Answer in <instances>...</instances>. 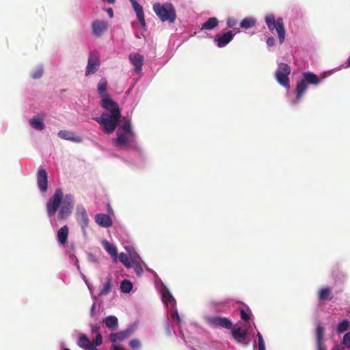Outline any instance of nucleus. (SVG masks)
I'll use <instances>...</instances> for the list:
<instances>
[{"instance_id": "nucleus-1", "label": "nucleus", "mask_w": 350, "mask_h": 350, "mask_svg": "<svg viewBox=\"0 0 350 350\" xmlns=\"http://www.w3.org/2000/svg\"><path fill=\"white\" fill-rule=\"evenodd\" d=\"M100 105L107 111L103 112L100 117L94 118L103 129L105 133H112L116 129L121 116L119 106L109 98H104Z\"/></svg>"}, {"instance_id": "nucleus-2", "label": "nucleus", "mask_w": 350, "mask_h": 350, "mask_svg": "<svg viewBox=\"0 0 350 350\" xmlns=\"http://www.w3.org/2000/svg\"><path fill=\"white\" fill-rule=\"evenodd\" d=\"M153 10L162 22L172 23L176 18L175 8L170 3H155L153 4Z\"/></svg>"}, {"instance_id": "nucleus-3", "label": "nucleus", "mask_w": 350, "mask_h": 350, "mask_svg": "<svg viewBox=\"0 0 350 350\" xmlns=\"http://www.w3.org/2000/svg\"><path fill=\"white\" fill-rule=\"evenodd\" d=\"M303 79L297 81V87L295 89L296 93V101L298 102L304 94L306 90L308 88V84L317 85L321 81L317 75L312 72H304L302 74Z\"/></svg>"}, {"instance_id": "nucleus-4", "label": "nucleus", "mask_w": 350, "mask_h": 350, "mask_svg": "<svg viewBox=\"0 0 350 350\" xmlns=\"http://www.w3.org/2000/svg\"><path fill=\"white\" fill-rule=\"evenodd\" d=\"M265 22L270 31L275 29L280 43L282 44L285 39V29L282 18H278L276 21L273 14L268 15L265 17Z\"/></svg>"}, {"instance_id": "nucleus-5", "label": "nucleus", "mask_w": 350, "mask_h": 350, "mask_svg": "<svg viewBox=\"0 0 350 350\" xmlns=\"http://www.w3.org/2000/svg\"><path fill=\"white\" fill-rule=\"evenodd\" d=\"M291 71V67L287 64L280 63L275 74L277 81L287 90L291 87L288 78Z\"/></svg>"}, {"instance_id": "nucleus-6", "label": "nucleus", "mask_w": 350, "mask_h": 350, "mask_svg": "<svg viewBox=\"0 0 350 350\" xmlns=\"http://www.w3.org/2000/svg\"><path fill=\"white\" fill-rule=\"evenodd\" d=\"M63 198V192L60 188H57L53 196L46 204V209L49 217L53 215L58 210Z\"/></svg>"}, {"instance_id": "nucleus-7", "label": "nucleus", "mask_w": 350, "mask_h": 350, "mask_svg": "<svg viewBox=\"0 0 350 350\" xmlns=\"http://www.w3.org/2000/svg\"><path fill=\"white\" fill-rule=\"evenodd\" d=\"M100 66V57L96 51H91L88 56V65L85 70V75L88 76L94 74Z\"/></svg>"}, {"instance_id": "nucleus-8", "label": "nucleus", "mask_w": 350, "mask_h": 350, "mask_svg": "<svg viewBox=\"0 0 350 350\" xmlns=\"http://www.w3.org/2000/svg\"><path fill=\"white\" fill-rule=\"evenodd\" d=\"M206 321L209 325L215 328L223 327L230 329L232 326V323L230 319L220 316L208 317Z\"/></svg>"}, {"instance_id": "nucleus-9", "label": "nucleus", "mask_w": 350, "mask_h": 350, "mask_svg": "<svg viewBox=\"0 0 350 350\" xmlns=\"http://www.w3.org/2000/svg\"><path fill=\"white\" fill-rule=\"evenodd\" d=\"M108 27V23L103 20H95L92 24V33L96 37L102 36Z\"/></svg>"}, {"instance_id": "nucleus-10", "label": "nucleus", "mask_w": 350, "mask_h": 350, "mask_svg": "<svg viewBox=\"0 0 350 350\" xmlns=\"http://www.w3.org/2000/svg\"><path fill=\"white\" fill-rule=\"evenodd\" d=\"M234 35L235 33H232V31H228L222 34H217L214 41L218 47H224L233 39Z\"/></svg>"}, {"instance_id": "nucleus-11", "label": "nucleus", "mask_w": 350, "mask_h": 350, "mask_svg": "<svg viewBox=\"0 0 350 350\" xmlns=\"http://www.w3.org/2000/svg\"><path fill=\"white\" fill-rule=\"evenodd\" d=\"M37 183L39 189L43 192H46L48 189V176L47 173L44 169H39L37 173Z\"/></svg>"}, {"instance_id": "nucleus-12", "label": "nucleus", "mask_w": 350, "mask_h": 350, "mask_svg": "<svg viewBox=\"0 0 350 350\" xmlns=\"http://www.w3.org/2000/svg\"><path fill=\"white\" fill-rule=\"evenodd\" d=\"M133 8L134 9L137 18L139 22V24L144 29H146V21L144 17V13L142 6L139 4L135 0H129Z\"/></svg>"}, {"instance_id": "nucleus-13", "label": "nucleus", "mask_w": 350, "mask_h": 350, "mask_svg": "<svg viewBox=\"0 0 350 350\" xmlns=\"http://www.w3.org/2000/svg\"><path fill=\"white\" fill-rule=\"evenodd\" d=\"M68 198L71 200V196H66V200H64L62 204L61 208L59 212V219H64L68 215H69L71 213V211H72V208L73 206V204H72V201H70V202L67 201Z\"/></svg>"}, {"instance_id": "nucleus-14", "label": "nucleus", "mask_w": 350, "mask_h": 350, "mask_svg": "<svg viewBox=\"0 0 350 350\" xmlns=\"http://www.w3.org/2000/svg\"><path fill=\"white\" fill-rule=\"evenodd\" d=\"M77 219L83 229L88 226L89 222L88 214L86 210L82 206L77 208Z\"/></svg>"}, {"instance_id": "nucleus-15", "label": "nucleus", "mask_w": 350, "mask_h": 350, "mask_svg": "<svg viewBox=\"0 0 350 350\" xmlns=\"http://www.w3.org/2000/svg\"><path fill=\"white\" fill-rule=\"evenodd\" d=\"M129 58L131 64L134 66L135 70L137 72L141 71L144 60L143 55L138 53H131Z\"/></svg>"}, {"instance_id": "nucleus-16", "label": "nucleus", "mask_w": 350, "mask_h": 350, "mask_svg": "<svg viewBox=\"0 0 350 350\" xmlns=\"http://www.w3.org/2000/svg\"><path fill=\"white\" fill-rule=\"evenodd\" d=\"M95 221L98 225L103 228H109L112 226V220L111 217L103 213L97 214L95 216Z\"/></svg>"}, {"instance_id": "nucleus-17", "label": "nucleus", "mask_w": 350, "mask_h": 350, "mask_svg": "<svg viewBox=\"0 0 350 350\" xmlns=\"http://www.w3.org/2000/svg\"><path fill=\"white\" fill-rule=\"evenodd\" d=\"M58 136L63 139L69 140L74 142L80 143L82 142V138L79 136H77L75 133L72 131L62 130L59 131Z\"/></svg>"}, {"instance_id": "nucleus-18", "label": "nucleus", "mask_w": 350, "mask_h": 350, "mask_svg": "<svg viewBox=\"0 0 350 350\" xmlns=\"http://www.w3.org/2000/svg\"><path fill=\"white\" fill-rule=\"evenodd\" d=\"M324 333V327L321 324L319 323L317 325L316 329V338L318 350H326V347L323 343Z\"/></svg>"}, {"instance_id": "nucleus-19", "label": "nucleus", "mask_w": 350, "mask_h": 350, "mask_svg": "<svg viewBox=\"0 0 350 350\" xmlns=\"http://www.w3.org/2000/svg\"><path fill=\"white\" fill-rule=\"evenodd\" d=\"M131 335V331L130 329H126L117 333H112L110 335V340L112 342H116L118 341H122L125 338L129 337Z\"/></svg>"}, {"instance_id": "nucleus-20", "label": "nucleus", "mask_w": 350, "mask_h": 350, "mask_svg": "<svg viewBox=\"0 0 350 350\" xmlns=\"http://www.w3.org/2000/svg\"><path fill=\"white\" fill-rule=\"evenodd\" d=\"M233 338L238 343H243L247 337V332L240 327L236 328L232 331Z\"/></svg>"}, {"instance_id": "nucleus-21", "label": "nucleus", "mask_w": 350, "mask_h": 350, "mask_svg": "<svg viewBox=\"0 0 350 350\" xmlns=\"http://www.w3.org/2000/svg\"><path fill=\"white\" fill-rule=\"evenodd\" d=\"M114 142L116 145L120 148L126 147L130 143L128 135L118 132L117 133V137L114 139Z\"/></svg>"}, {"instance_id": "nucleus-22", "label": "nucleus", "mask_w": 350, "mask_h": 350, "mask_svg": "<svg viewBox=\"0 0 350 350\" xmlns=\"http://www.w3.org/2000/svg\"><path fill=\"white\" fill-rule=\"evenodd\" d=\"M68 235V228L67 226H64L57 232L58 241L60 244L64 245L67 242Z\"/></svg>"}, {"instance_id": "nucleus-23", "label": "nucleus", "mask_w": 350, "mask_h": 350, "mask_svg": "<svg viewBox=\"0 0 350 350\" xmlns=\"http://www.w3.org/2000/svg\"><path fill=\"white\" fill-rule=\"evenodd\" d=\"M102 245L105 250L113 258L116 259L118 256V252L116 246L111 243H110L108 241L104 240L102 241Z\"/></svg>"}, {"instance_id": "nucleus-24", "label": "nucleus", "mask_w": 350, "mask_h": 350, "mask_svg": "<svg viewBox=\"0 0 350 350\" xmlns=\"http://www.w3.org/2000/svg\"><path fill=\"white\" fill-rule=\"evenodd\" d=\"M78 345L80 347L83 348L85 349L91 350L95 347L93 346V344L90 342V340L87 338L85 334H82L79 339Z\"/></svg>"}, {"instance_id": "nucleus-25", "label": "nucleus", "mask_w": 350, "mask_h": 350, "mask_svg": "<svg viewBox=\"0 0 350 350\" xmlns=\"http://www.w3.org/2000/svg\"><path fill=\"white\" fill-rule=\"evenodd\" d=\"M113 288L111 276L107 278V282L105 285L100 288L98 295L100 297L108 295Z\"/></svg>"}, {"instance_id": "nucleus-26", "label": "nucleus", "mask_w": 350, "mask_h": 350, "mask_svg": "<svg viewBox=\"0 0 350 350\" xmlns=\"http://www.w3.org/2000/svg\"><path fill=\"white\" fill-rule=\"evenodd\" d=\"M219 24V21L215 17L209 18L205 23L202 25L201 29L211 30L216 27Z\"/></svg>"}, {"instance_id": "nucleus-27", "label": "nucleus", "mask_w": 350, "mask_h": 350, "mask_svg": "<svg viewBox=\"0 0 350 350\" xmlns=\"http://www.w3.org/2000/svg\"><path fill=\"white\" fill-rule=\"evenodd\" d=\"M161 295H162L163 301L165 304H169L172 305L174 304L175 299H174V297L172 295L170 291L166 287H164L161 290Z\"/></svg>"}, {"instance_id": "nucleus-28", "label": "nucleus", "mask_w": 350, "mask_h": 350, "mask_svg": "<svg viewBox=\"0 0 350 350\" xmlns=\"http://www.w3.org/2000/svg\"><path fill=\"white\" fill-rule=\"evenodd\" d=\"M106 326L111 330L113 331L118 328V319L115 316L107 317L105 319Z\"/></svg>"}, {"instance_id": "nucleus-29", "label": "nucleus", "mask_w": 350, "mask_h": 350, "mask_svg": "<svg viewBox=\"0 0 350 350\" xmlns=\"http://www.w3.org/2000/svg\"><path fill=\"white\" fill-rule=\"evenodd\" d=\"M30 125L36 130L42 131L44 128V122L38 117H33L29 120Z\"/></svg>"}, {"instance_id": "nucleus-30", "label": "nucleus", "mask_w": 350, "mask_h": 350, "mask_svg": "<svg viewBox=\"0 0 350 350\" xmlns=\"http://www.w3.org/2000/svg\"><path fill=\"white\" fill-rule=\"evenodd\" d=\"M107 81L105 79H101L98 84V92L103 98H108L106 93L107 90Z\"/></svg>"}, {"instance_id": "nucleus-31", "label": "nucleus", "mask_w": 350, "mask_h": 350, "mask_svg": "<svg viewBox=\"0 0 350 350\" xmlns=\"http://www.w3.org/2000/svg\"><path fill=\"white\" fill-rule=\"evenodd\" d=\"M133 288V284L129 280L124 279L122 281L120 285L121 291L124 293H129Z\"/></svg>"}, {"instance_id": "nucleus-32", "label": "nucleus", "mask_w": 350, "mask_h": 350, "mask_svg": "<svg viewBox=\"0 0 350 350\" xmlns=\"http://www.w3.org/2000/svg\"><path fill=\"white\" fill-rule=\"evenodd\" d=\"M350 328V322L347 319H344L338 324L336 331L338 333H342Z\"/></svg>"}, {"instance_id": "nucleus-33", "label": "nucleus", "mask_w": 350, "mask_h": 350, "mask_svg": "<svg viewBox=\"0 0 350 350\" xmlns=\"http://www.w3.org/2000/svg\"><path fill=\"white\" fill-rule=\"evenodd\" d=\"M255 25V21L251 18H245L240 24L241 28L248 29Z\"/></svg>"}, {"instance_id": "nucleus-34", "label": "nucleus", "mask_w": 350, "mask_h": 350, "mask_svg": "<svg viewBox=\"0 0 350 350\" xmlns=\"http://www.w3.org/2000/svg\"><path fill=\"white\" fill-rule=\"evenodd\" d=\"M119 260H120L121 262H122L125 267H126L127 268H130L131 267V260H130V258H129L128 255L126 254L125 253H120L119 254Z\"/></svg>"}, {"instance_id": "nucleus-35", "label": "nucleus", "mask_w": 350, "mask_h": 350, "mask_svg": "<svg viewBox=\"0 0 350 350\" xmlns=\"http://www.w3.org/2000/svg\"><path fill=\"white\" fill-rule=\"evenodd\" d=\"M122 129L124 131V134L129 135L131 136H134L135 133L132 131L131 124L130 122H125L123 124Z\"/></svg>"}, {"instance_id": "nucleus-36", "label": "nucleus", "mask_w": 350, "mask_h": 350, "mask_svg": "<svg viewBox=\"0 0 350 350\" xmlns=\"http://www.w3.org/2000/svg\"><path fill=\"white\" fill-rule=\"evenodd\" d=\"M44 73V69L42 66L37 68L31 74V77L34 79H40L42 77Z\"/></svg>"}, {"instance_id": "nucleus-37", "label": "nucleus", "mask_w": 350, "mask_h": 350, "mask_svg": "<svg viewBox=\"0 0 350 350\" xmlns=\"http://www.w3.org/2000/svg\"><path fill=\"white\" fill-rule=\"evenodd\" d=\"M328 299V288H321L319 293V299L320 301Z\"/></svg>"}, {"instance_id": "nucleus-38", "label": "nucleus", "mask_w": 350, "mask_h": 350, "mask_svg": "<svg viewBox=\"0 0 350 350\" xmlns=\"http://www.w3.org/2000/svg\"><path fill=\"white\" fill-rule=\"evenodd\" d=\"M342 344L345 347L350 349V332H347L344 336L342 340Z\"/></svg>"}, {"instance_id": "nucleus-39", "label": "nucleus", "mask_w": 350, "mask_h": 350, "mask_svg": "<svg viewBox=\"0 0 350 350\" xmlns=\"http://www.w3.org/2000/svg\"><path fill=\"white\" fill-rule=\"evenodd\" d=\"M129 346L132 349H137L141 346V342L138 339H133L129 342Z\"/></svg>"}, {"instance_id": "nucleus-40", "label": "nucleus", "mask_w": 350, "mask_h": 350, "mask_svg": "<svg viewBox=\"0 0 350 350\" xmlns=\"http://www.w3.org/2000/svg\"><path fill=\"white\" fill-rule=\"evenodd\" d=\"M133 269L137 273V275H141V274L143 273V269L142 266L139 263H135L133 265Z\"/></svg>"}, {"instance_id": "nucleus-41", "label": "nucleus", "mask_w": 350, "mask_h": 350, "mask_svg": "<svg viewBox=\"0 0 350 350\" xmlns=\"http://www.w3.org/2000/svg\"><path fill=\"white\" fill-rule=\"evenodd\" d=\"M237 20L233 18H228L226 22V25L228 27H234L237 25Z\"/></svg>"}, {"instance_id": "nucleus-42", "label": "nucleus", "mask_w": 350, "mask_h": 350, "mask_svg": "<svg viewBox=\"0 0 350 350\" xmlns=\"http://www.w3.org/2000/svg\"><path fill=\"white\" fill-rule=\"evenodd\" d=\"M103 342V337H102V335L100 334H98L96 336V338L94 340V343L96 346H99L102 344Z\"/></svg>"}, {"instance_id": "nucleus-43", "label": "nucleus", "mask_w": 350, "mask_h": 350, "mask_svg": "<svg viewBox=\"0 0 350 350\" xmlns=\"http://www.w3.org/2000/svg\"><path fill=\"white\" fill-rule=\"evenodd\" d=\"M240 314H241V319L243 321H247L250 319V316L247 314V312L244 310H243V309L241 310Z\"/></svg>"}, {"instance_id": "nucleus-44", "label": "nucleus", "mask_w": 350, "mask_h": 350, "mask_svg": "<svg viewBox=\"0 0 350 350\" xmlns=\"http://www.w3.org/2000/svg\"><path fill=\"white\" fill-rule=\"evenodd\" d=\"M258 337V345H265L262 336L260 332L257 334Z\"/></svg>"}, {"instance_id": "nucleus-45", "label": "nucleus", "mask_w": 350, "mask_h": 350, "mask_svg": "<svg viewBox=\"0 0 350 350\" xmlns=\"http://www.w3.org/2000/svg\"><path fill=\"white\" fill-rule=\"evenodd\" d=\"M267 44L269 46H272L275 44V39L273 37H269L267 40Z\"/></svg>"}, {"instance_id": "nucleus-46", "label": "nucleus", "mask_w": 350, "mask_h": 350, "mask_svg": "<svg viewBox=\"0 0 350 350\" xmlns=\"http://www.w3.org/2000/svg\"><path fill=\"white\" fill-rule=\"evenodd\" d=\"M96 314V303L94 302L92 307H91V309H90V315L92 317L94 316Z\"/></svg>"}, {"instance_id": "nucleus-47", "label": "nucleus", "mask_w": 350, "mask_h": 350, "mask_svg": "<svg viewBox=\"0 0 350 350\" xmlns=\"http://www.w3.org/2000/svg\"><path fill=\"white\" fill-rule=\"evenodd\" d=\"M106 11H107L109 16L110 18H113V12L112 8H109L107 9Z\"/></svg>"}, {"instance_id": "nucleus-48", "label": "nucleus", "mask_w": 350, "mask_h": 350, "mask_svg": "<svg viewBox=\"0 0 350 350\" xmlns=\"http://www.w3.org/2000/svg\"><path fill=\"white\" fill-rule=\"evenodd\" d=\"M111 349L113 350H123V349L121 347L116 345H112Z\"/></svg>"}, {"instance_id": "nucleus-49", "label": "nucleus", "mask_w": 350, "mask_h": 350, "mask_svg": "<svg viewBox=\"0 0 350 350\" xmlns=\"http://www.w3.org/2000/svg\"><path fill=\"white\" fill-rule=\"evenodd\" d=\"M254 350H256L255 347ZM258 350H265V345H258Z\"/></svg>"}, {"instance_id": "nucleus-50", "label": "nucleus", "mask_w": 350, "mask_h": 350, "mask_svg": "<svg viewBox=\"0 0 350 350\" xmlns=\"http://www.w3.org/2000/svg\"><path fill=\"white\" fill-rule=\"evenodd\" d=\"M104 2H107L109 4H113L115 3L116 0H102Z\"/></svg>"}, {"instance_id": "nucleus-51", "label": "nucleus", "mask_w": 350, "mask_h": 350, "mask_svg": "<svg viewBox=\"0 0 350 350\" xmlns=\"http://www.w3.org/2000/svg\"><path fill=\"white\" fill-rule=\"evenodd\" d=\"M172 317H173V318L176 317L178 319H179V317H178V314L177 311H175L172 313Z\"/></svg>"}, {"instance_id": "nucleus-52", "label": "nucleus", "mask_w": 350, "mask_h": 350, "mask_svg": "<svg viewBox=\"0 0 350 350\" xmlns=\"http://www.w3.org/2000/svg\"><path fill=\"white\" fill-rule=\"evenodd\" d=\"M332 350H343V347L340 346H336Z\"/></svg>"}, {"instance_id": "nucleus-53", "label": "nucleus", "mask_w": 350, "mask_h": 350, "mask_svg": "<svg viewBox=\"0 0 350 350\" xmlns=\"http://www.w3.org/2000/svg\"><path fill=\"white\" fill-rule=\"evenodd\" d=\"M98 327H96V326H94V327H92V332H98Z\"/></svg>"}, {"instance_id": "nucleus-54", "label": "nucleus", "mask_w": 350, "mask_h": 350, "mask_svg": "<svg viewBox=\"0 0 350 350\" xmlns=\"http://www.w3.org/2000/svg\"><path fill=\"white\" fill-rule=\"evenodd\" d=\"M348 66H350V55H349V57L348 59Z\"/></svg>"}, {"instance_id": "nucleus-55", "label": "nucleus", "mask_w": 350, "mask_h": 350, "mask_svg": "<svg viewBox=\"0 0 350 350\" xmlns=\"http://www.w3.org/2000/svg\"><path fill=\"white\" fill-rule=\"evenodd\" d=\"M347 315L349 318H350V311L347 312Z\"/></svg>"}, {"instance_id": "nucleus-56", "label": "nucleus", "mask_w": 350, "mask_h": 350, "mask_svg": "<svg viewBox=\"0 0 350 350\" xmlns=\"http://www.w3.org/2000/svg\"><path fill=\"white\" fill-rule=\"evenodd\" d=\"M64 350H70V349H68V348H66V349H64Z\"/></svg>"}]
</instances>
